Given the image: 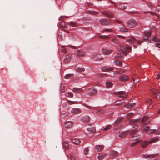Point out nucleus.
<instances>
[{
    "instance_id": "obj_1",
    "label": "nucleus",
    "mask_w": 160,
    "mask_h": 160,
    "mask_svg": "<svg viewBox=\"0 0 160 160\" xmlns=\"http://www.w3.org/2000/svg\"><path fill=\"white\" fill-rule=\"evenodd\" d=\"M159 140V139L158 138H153L149 142H148L146 141H145L143 142L141 144V147L143 148H145L148 145V144L151 143L152 142H156L158 141Z\"/></svg>"
},
{
    "instance_id": "obj_2",
    "label": "nucleus",
    "mask_w": 160,
    "mask_h": 160,
    "mask_svg": "<svg viewBox=\"0 0 160 160\" xmlns=\"http://www.w3.org/2000/svg\"><path fill=\"white\" fill-rule=\"evenodd\" d=\"M126 42L130 43V44L132 45L134 43H138L139 44H141L142 43V41L137 40L133 37H132L130 39H128L126 40Z\"/></svg>"
},
{
    "instance_id": "obj_3",
    "label": "nucleus",
    "mask_w": 160,
    "mask_h": 160,
    "mask_svg": "<svg viewBox=\"0 0 160 160\" xmlns=\"http://www.w3.org/2000/svg\"><path fill=\"white\" fill-rule=\"evenodd\" d=\"M127 25L129 28H134L138 25V23L133 19H131L128 22Z\"/></svg>"
},
{
    "instance_id": "obj_4",
    "label": "nucleus",
    "mask_w": 160,
    "mask_h": 160,
    "mask_svg": "<svg viewBox=\"0 0 160 160\" xmlns=\"http://www.w3.org/2000/svg\"><path fill=\"white\" fill-rule=\"evenodd\" d=\"M151 42H158L156 44V47L160 48V38H158L157 36H155L150 41Z\"/></svg>"
},
{
    "instance_id": "obj_5",
    "label": "nucleus",
    "mask_w": 160,
    "mask_h": 160,
    "mask_svg": "<svg viewBox=\"0 0 160 160\" xmlns=\"http://www.w3.org/2000/svg\"><path fill=\"white\" fill-rule=\"evenodd\" d=\"M101 24L103 25L108 26L110 24V21L107 19H101L99 20Z\"/></svg>"
},
{
    "instance_id": "obj_6",
    "label": "nucleus",
    "mask_w": 160,
    "mask_h": 160,
    "mask_svg": "<svg viewBox=\"0 0 160 160\" xmlns=\"http://www.w3.org/2000/svg\"><path fill=\"white\" fill-rule=\"evenodd\" d=\"M103 14L110 18H113L114 15L111 12L108 11H104L103 12Z\"/></svg>"
},
{
    "instance_id": "obj_7",
    "label": "nucleus",
    "mask_w": 160,
    "mask_h": 160,
    "mask_svg": "<svg viewBox=\"0 0 160 160\" xmlns=\"http://www.w3.org/2000/svg\"><path fill=\"white\" fill-rule=\"evenodd\" d=\"M148 117L145 116L142 118L141 121L142 124L143 125H147L149 123L150 121L148 119Z\"/></svg>"
},
{
    "instance_id": "obj_8",
    "label": "nucleus",
    "mask_w": 160,
    "mask_h": 160,
    "mask_svg": "<svg viewBox=\"0 0 160 160\" xmlns=\"http://www.w3.org/2000/svg\"><path fill=\"white\" fill-rule=\"evenodd\" d=\"M118 96V97L122 99H124L127 98V95L124 94L123 91H120L117 92L116 94Z\"/></svg>"
},
{
    "instance_id": "obj_9",
    "label": "nucleus",
    "mask_w": 160,
    "mask_h": 160,
    "mask_svg": "<svg viewBox=\"0 0 160 160\" xmlns=\"http://www.w3.org/2000/svg\"><path fill=\"white\" fill-rule=\"evenodd\" d=\"M102 53L103 54L105 55H108L112 52V51L111 50L107 49H102L101 51Z\"/></svg>"
},
{
    "instance_id": "obj_10",
    "label": "nucleus",
    "mask_w": 160,
    "mask_h": 160,
    "mask_svg": "<svg viewBox=\"0 0 160 160\" xmlns=\"http://www.w3.org/2000/svg\"><path fill=\"white\" fill-rule=\"evenodd\" d=\"M102 70L103 72H108L114 70V68L109 66H105L102 68Z\"/></svg>"
},
{
    "instance_id": "obj_11",
    "label": "nucleus",
    "mask_w": 160,
    "mask_h": 160,
    "mask_svg": "<svg viewBox=\"0 0 160 160\" xmlns=\"http://www.w3.org/2000/svg\"><path fill=\"white\" fill-rule=\"evenodd\" d=\"M97 90L94 88H90L88 90V93L90 95H93L97 93Z\"/></svg>"
},
{
    "instance_id": "obj_12",
    "label": "nucleus",
    "mask_w": 160,
    "mask_h": 160,
    "mask_svg": "<svg viewBox=\"0 0 160 160\" xmlns=\"http://www.w3.org/2000/svg\"><path fill=\"white\" fill-rule=\"evenodd\" d=\"M110 155L112 157H115L118 156V152L116 151L112 150L110 152Z\"/></svg>"
},
{
    "instance_id": "obj_13",
    "label": "nucleus",
    "mask_w": 160,
    "mask_h": 160,
    "mask_svg": "<svg viewBox=\"0 0 160 160\" xmlns=\"http://www.w3.org/2000/svg\"><path fill=\"white\" fill-rule=\"evenodd\" d=\"M72 56L69 55H66L65 56L64 61L65 63H68L69 62L71 59Z\"/></svg>"
},
{
    "instance_id": "obj_14",
    "label": "nucleus",
    "mask_w": 160,
    "mask_h": 160,
    "mask_svg": "<svg viewBox=\"0 0 160 160\" xmlns=\"http://www.w3.org/2000/svg\"><path fill=\"white\" fill-rule=\"evenodd\" d=\"M95 148L98 152H100L104 148V146L101 145H97L95 146Z\"/></svg>"
},
{
    "instance_id": "obj_15",
    "label": "nucleus",
    "mask_w": 160,
    "mask_h": 160,
    "mask_svg": "<svg viewBox=\"0 0 160 160\" xmlns=\"http://www.w3.org/2000/svg\"><path fill=\"white\" fill-rule=\"evenodd\" d=\"M72 113L73 114H75L80 113V110L78 108L72 109L71 110Z\"/></svg>"
},
{
    "instance_id": "obj_16",
    "label": "nucleus",
    "mask_w": 160,
    "mask_h": 160,
    "mask_svg": "<svg viewBox=\"0 0 160 160\" xmlns=\"http://www.w3.org/2000/svg\"><path fill=\"white\" fill-rule=\"evenodd\" d=\"M83 90L81 88H74L72 91L74 92H80L83 91Z\"/></svg>"
},
{
    "instance_id": "obj_17",
    "label": "nucleus",
    "mask_w": 160,
    "mask_h": 160,
    "mask_svg": "<svg viewBox=\"0 0 160 160\" xmlns=\"http://www.w3.org/2000/svg\"><path fill=\"white\" fill-rule=\"evenodd\" d=\"M139 121L138 119H131L129 122V123L131 125H134L139 122Z\"/></svg>"
},
{
    "instance_id": "obj_18",
    "label": "nucleus",
    "mask_w": 160,
    "mask_h": 160,
    "mask_svg": "<svg viewBox=\"0 0 160 160\" xmlns=\"http://www.w3.org/2000/svg\"><path fill=\"white\" fill-rule=\"evenodd\" d=\"M119 79L120 81H124L128 80L129 78L127 76L123 75L120 77Z\"/></svg>"
},
{
    "instance_id": "obj_19",
    "label": "nucleus",
    "mask_w": 160,
    "mask_h": 160,
    "mask_svg": "<svg viewBox=\"0 0 160 160\" xmlns=\"http://www.w3.org/2000/svg\"><path fill=\"white\" fill-rule=\"evenodd\" d=\"M77 55L79 57H83L85 55L84 52L80 50H77Z\"/></svg>"
},
{
    "instance_id": "obj_20",
    "label": "nucleus",
    "mask_w": 160,
    "mask_h": 160,
    "mask_svg": "<svg viewBox=\"0 0 160 160\" xmlns=\"http://www.w3.org/2000/svg\"><path fill=\"white\" fill-rule=\"evenodd\" d=\"M105 111V110L102 108L98 109L96 110V112L99 114H102Z\"/></svg>"
},
{
    "instance_id": "obj_21",
    "label": "nucleus",
    "mask_w": 160,
    "mask_h": 160,
    "mask_svg": "<svg viewBox=\"0 0 160 160\" xmlns=\"http://www.w3.org/2000/svg\"><path fill=\"white\" fill-rule=\"evenodd\" d=\"M65 127L67 128H69L72 127V123L70 121L67 122L65 124Z\"/></svg>"
},
{
    "instance_id": "obj_22",
    "label": "nucleus",
    "mask_w": 160,
    "mask_h": 160,
    "mask_svg": "<svg viewBox=\"0 0 160 160\" xmlns=\"http://www.w3.org/2000/svg\"><path fill=\"white\" fill-rule=\"evenodd\" d=\"M72 142L76 145H78L80 143V141L77 139H72Z\"/></svg>"
},
{
    "instance_id": "obj_23",
    "label": "nucleus",
    "mask_w": 160,
    "mask_h": 160,
    "mask_svg": "<svg viewBox=\"0 0 160 160\" xmlns=\"http://www.w3.org/2000/svg\"><path fill=\"white\" fill-rule=\"evenodd\" d=\"M106 85L107 88H110L112 87L113 84L111 82L108 81L106 82Z\"/></svg>"
},
{
    "instance_id": "obj_24",
    "label": "nucleus",
    "mask_w": 160,
    "mask_h": 160,
    "mask_svg": "<svg viewBox=\"0 0 160 160\" xmlns=\"http://www.w3.org/2000/svg\"><path fill=\"white\" fill-rule=\"evenodd\" d=\"M63 148L66 149H68L69 148V145L67 141H64L63 142Z\"/></svg>"
},
{
    "instance_id": "obj_25",
    "label": "nucleus",
    "mask_w": 160,
    "mask_h": 160,
    "mask_svg": "<svg viewBox=\"0 0 160 160\" xmlns=\"http://www.w3.org/2000/svg\"><path fill=\"white\" fill-rule=\"evenodd\" d=\"M120 50L122 51V53H123L125 56H127V54L126 52L125 49L123 47L121 46H120Z\"/></svg>"
},
{
    "instance_id": "obj_26",
    "label": "nucleus",
    "mask_w": 160,
    "mask_h": 160,
    "mask_svg": "<svg viewBox=\"0 0 160 160\" xmlns=\"http://www.w3.org/2000/svg\"><path fill=\"white\" fill-rule=\"evenodd\" d=\"M99 37L102 39H108L111 37L110 35H100L99 36Z\"/></svg>"
},
{
    "instance_id": "obj_27",
    "label": "nucleus",
    "mask_w": 160,
    "mask_h": 160,
    "mask_svg": "<svg viewBox=\"0 0 160 160\" xmlns=\"http://www.w3.org/2000/svg\"><path fill=\"white\" fill-rule=\"evenodd\" d=\"M87 130L89 132H94L95 131V129L93 127H90L88 128Z\"/></svg>"
},
{
    "instance_id": "obj_28",
    "label": "nucleus",
    "mask_w": 160,
    "mask_h": 160,
    "mask_svg": "<svg viewBox=\"0 0 160 160\" xmlns=\"http://www.w3.org/2000/svg\"><path fill=\"white\" fill-rule=\"evenodd\" d=\"M127 135V132H121L119 135V137L120 138H123L125 136H126Z\"/></svg>"
},
{
    "instance_id": "obj_29",
    "label": "nucleus",
    "mask_w": 160,
    "mask_h": 160,
    "mask_svg": "<svg viewBox=\"0 0 160 160\" xmlns=\"http://www.w3.org/2000/svg\"><path fill=\"white\" fill-rule=\"evenodd\" d=\"M114 64L116 65L122 66V62L119 61H116L114 62Z\"/></svg>"
},
{
    "instance_id": "obj_30",
    "label": "nucleus",
    "mask_w": 160,
    "mask_h": 160,
    "mask_svg": "<svg viewBox=\"0 0 160 160\" xmlns=\"http://www.w3.org/2000/svg\"><path fill=\"white\" fill-rule=\"evenodd\" d=\"M135 104L134 103H131V104H128L125 106V107H126L128 108H132L134 105Z\"/></svg>"
},
{
    "instance_id": "obj_31",
    "label": "nucleus",
    "mask_w": 160,
    "mask_h": 160,
    "mask_svg": "<svg viewBox=\"0 0 160 160\" xmlns=\"http://www.w3.org/2000/svg\"><path fill=\"white\" fill-rule=\"evenodd\" d=\"M144 34L145 36L146 37H149L151 36V32H148L147 31H145L144 32Z\"/></svg>"
},
{
    "instance_id": "obj_32",
    "label": "nucleus",
    "mask_w": 160,
    "mask_h": 160,
    "mask_svg": "<svg viewBox=\"0 0 160 160\" xmlns=\"http://www.w3.org/2000/svg\"><path fill=\"white\" fill-rule=\"evenodd\" d=\"M153 92H154V91H153ZM154 92V97H155V98L156 99H158V98H160V92H157V93H155Z\"/></svg>"
},
{
    "instance_id": "obj_33",
    "label": "nucleus",
    "mask_w": 160,
    "mask_h": 160,
    "mask_svg": "<svg viewBox=\"0 0 160 160\" xmlns=\"http://www.w3.org/2000/svg\"><path fill=\"white\" fill-rule=\"evenodd\" d=\"M149 129L150 128L149 126L143 128L142 130V132L143 133H145L148 131L149 130Z\"/></svg>"
},
{
    "instance_id": "obj_34",
    "label": "nucleus",
    "mask_w": 160,
    "mask_h": 160,
    "mask_svg": "<svg viewBox=\"0 0 160 160\" xmlns=\"http://www.w3.org/2000/svg\"><path fill=\"white\" fill-rule=\"evenodd\" d=\"M88 13L95 15H98V12L95 11H88Z\"/></svg>"
},
{
    "instance_id": "obj_35",
    "label": "nucleus",
    "mask_w": 160,
    "mask_h": 160,
    "mask_svg": "<svg viewBox=\"0 0 160 160\" xmlns=\"http://www.w3.org/2000/svg\"><path fill=\"white\" fill-rule=\"evenodd\" d=\"M122 118H119L117 119L114 122L115 125H117L122 120Z\"/></svg>"
},
{
    "instance_id": "obj_36",
    "label": "nucleus",
    "mask_w": 160,
    "mask_h": 160,
    "mask_svg": "<svg viewBox=\"0 0 160 160\" xmlns=\"http://www.w3.org/2000/svg\"><path fill=\"white\" fill-rule=\"evenodd\" d=\"M105 156V154H100L98 156V158L99 160H101L104 158Z\"/></svg>"
},
{
    "instance_id": "obj_37",
    "label": "nucleus",
    "mask_w": 160,
    "mask_h": 160,
    "mask_svg": "<svg viewBox=\"0 0 160 160\" xmlns=\"http://www.w3.org/2000/svg\"><path fill=\"white\" fill-rule=\"evenodd\" d=\"M72 74H68L64 76V78L66 79H69L72 76Z\"/></svg>"
},
{
    "instance_id": "obj_38",
    "label": "nucleus",
    "mask_w": 160,
    "mask_h": 160,
    "mask_svg": "<svg viewBox=\"0 0 160 160\" xmlns=\"http://www.w3.org/2000/svg\"><path fill=\"white\" fill-rule=\"evenodd\" d=\"M137 130H138V129L137 128H134V129L132 130L131 131V132L130 133V135L132 136L133 135V134L137 131Z\"/></svg>"
},
{
    "instance_id": "obj_39",
    "label": "nucleus",
    "mask_w": 160,
    "mask_h": 160,
    "mask_svg": "<svg viewBox=\"0 0 160 160\" xmlns=\"http://www.w3.org/2000/svg\"><path fill=\"white\" fill-rule=\"evenodd\" d=\"M69 25L72 26L73 27H76L78 26L77 24L76 23L71 22L69 23Z\"/></svg>"
},
{
    "instance_id": "obj_40",
    "label": "nucleus",
    "mask_w": 160,
    "mask_h": 160,
    "mask_svg": "<svg viewBox=\"0 0 160 160\" xmlns=\"http://www.w3.org/2000/svg\"><path fill=\"white\" fill-rule=\"evenodd\" d=\"M89 149L88 148H84V153L85 155H88L89 151Z\"/></svg>"
},
{
    "instance_id": "obj_41",
    "label": "nucleus",
    "mask_w": 160,
    "mask_h": 160,
    "mask_svg": "<svg viewBox=\"0 0 160 160\" xmlns=\"http://www.w3.org/2000/svg\"><path fill=\"white\" fill-rule=\"evenodd\" d=\"M141 142V140H137L136 142H133V143H132L131 145V146H133L136 145V144H137L138 143L140 142Z\"/></svg>"
},
{
    "instance_id": "obj_42",
    "label": "nucleus",
    "mask_w": 160,
    "mask_h": 160,
    "mask_svg": "<svg viewBox=\"0 0 160 160\" xmlns=\"http://www.w3.org/2000/svg\"><path fill=\"white\" fill-rule=\"evenodd\" d=\"M66 95L68 97L72 98V97H73V95L71 92H67L66 93Z\"/></svg>"
},
{
    "instance_id": "obj_43",
    "label": "nucleus",
    "mask_w": 160,
    "mask_h": 160,
    "mask_svg": "<svg viewBox=\"0 0 160 160\" xmlns=\"http://www.w3.org/2000/svg\"><path fill=\"white\" fill-rule=\"evenodd\" d=\"M119 8L121 9H125L126 7H127V6L124 5H123V4H121V5H119Z\"/></svg>"
},
{
    "instance_id": "obj_44",
    "label": "nucleus",
    "mask_w": 160,
    "mask_h": 160,
    "mask_svg": "<svg viewBox=\"0 0 160 160\" xmlns=\"http://www.w3.org/2000/svg\"><path fill=\"white\" fill-rule=\"evenodd\" d=\"M111 125H108L106 127L103 129V131H106L108 130L111 128Z\"/></svg>"
},
{
    "instance_id": "obj_45",
    "label": "nucleus",
    "mask_w": 160,
    "mask_h": 160,
    "mask_svg": "<svg viewBox=\"0 0 160 160\" xmlns=\"http://www.w3.org/2000/svg\"><path fill=\"white\" fill-rule=\"evenodd\" d=\"M111 40L114 43H118V40H117L116 38L115 37H113L112 38Z\"/></svg>"
},
{
    "instance_id": "obj_46",
    "label": "nucleus",
    "mask_w": 160,
    "mask_h": 160,
    "mask_svg": "<svg viewBox=\"0 0 160 160\" xmlns=\"http://www.w3.org/2000/svg\"><path fill=\"white\" fill-rule=\"evenodd\" d=\"M61 50L63 52H67L66 47L64 46H62L61 47Z\"/></svg>"
},
{
    "instance_id": "obj_47",
    "label": "nucleus",
    "mask_w": 160,
    "mask_h": 160,
    "mask_svg": "<svg viewBox=\"0 0 160 160\" xmlns=\"http://www.w3.org/2000/svg\"><path fill=\"white\" fill-rule=\"evenodd\" d=\"M120 31L121 32H128V30L126 28H125L124 27H121L120 28Z\"/></svg>"
},
{
    "instance_id": "obj_48",
    "label": "nucleus",
    "mask_w": 160,
    "mask_h": 160,
    "mask_svg": "<svg viewBox=\"0 0 160 160\" xmlns=\"http://www.w3.org/2000/svg\"><path fill=\"white\" fill-rule=\"evenodd\" d=\"M134 113L133 112H130L127 115V118L128 119H129L133 115Z\"/></svg>"
},
{
    "instance_id": "obj_49",
    "label": "nucleus",
    "mask_w": 160,
    "mask_h": 160,
    "mask_svg": "<svg viewBox=\"0 0 160 160\" xmlns=\"http://www.w3.org/2000/svg\"><path fill=\"white\" fill-rule=\"evenodd\" d=\"M113 31V29H112V28H110V29H103V30L102 31H103V32H112Z\"/></svg>"
},
{
    "instance_id": "obj_50",
    "label": "nucleus",
    "mask_w": 160,
    "mask_h": 160,
    "mask_svg": "<svg viewBox=\"0 0 160 160\" xmlns=\"http://www.w3.org/2000/svg\"><path fill=\"white\" fill-rule=\"evenodd\" d=\"M143 156L144 158H151L152 157V155H143Z\"/></svg>"
},
{
    "instance_id": "obj_51",
    "label": "nucleus",
    "mask_w": 160,
    "mask_h": 160,
    "mask_svg": "<svg viewBox=\"0 0 160 160\" xmlns=\"http://www.w3.org/2000/svg\"><path fill=\"white\" fill-rule=\"evenodd\" d=\"M61 91L63 92H64L66 90V87L64 86H61Z\"/></svg>"
},
{
    "instance_id": "obj_52",
    "label": "nucleus",
    "mask_w": 160,
    "mask_h": 160,
    "mask_svg": "<svg viewBox=\"0 0 160 160\" xmlns=\"http://www.w3.org/2000/svg\"><path fill=\"white\" fill-rule=\"evenodd\" d=\"M126 50L128 52H129L130 51L131 49L130 47L129 46H126Z\"/></svg>"
},
{
    "instance_id": "obj_53",
    "label": "nucleus",
    "mask_w": 160,
    "mask_h": 160,
    "mask_svg": "<svg viewBox=\"0 0 160 160\" xmlns=\"http://www.w3.org/2000/svg\"><path fill=\"white\" fill-rule=\"evenodd\" d=\"M119 72H120V74H121L124 72L125 70L124 69L121 68L119 70Z\"/></svg>"
},
{
    "instance_id": "obj_54",
    "label": "nucleus",
    "mask_w": 160,
    "mask_h": 160,
    "mask_svg": "<svg viewBox=\"0 0 160 160\" xmlns=\"http://www.w3.org/2000/svg\"><path fill=\"white\" fill-rule=\"evenodd\" d=\"M119 74H120L119 71H115L113 73V75H116Z\"/></svg>"
},
{
    "instance_id": "obj_55",
    "label": "nucleus",
    "mask_w": 160,
    "mask_h": 160,
    "mask_svg": "<svg viewBox=\"0 0 160 160\" xmlns=\"http://www.w3.org/2000/svg\"><path fill=\"white\" fill-rule=\"evenodd\" d=\"M152 102V101L151 99H149L147 101V103L148 104H150Z\"/></svg>"
},
{
    "instance_id": "obj_56",
    "label": "nucleus",
    "mask_w": 160,
    "mask_h": 160,
    "mask_svg": "<svg viewBox=\"0 0 160 160\" xmlns=\"http://www.w3.org/2000/svg\"><path fill=\"white\" fill-rule=\"evenodd\" d=\"M86 118L85 119V121L86 122H88L89 121L90 118L88 116H87L86 117Z\"/></svg>"
},
{
    "instance_id": "obj_57",
    "label": "nucleus",
    "mask_w": 160,
    "mask_h": 160,
    "mask_svg": "<svg viewBox=\"0 0 160 160\" xmlns=\"http://www.w3.org/2000/svg\"><path fill=\"white\" fill-rule=\"evenodd\" d=\"M71 160H75V157L73 156H71L70 158Z\"/></svg>"
},
{
    "instance_id": "obj_58",
    "label": "nucleus",
    "mask_w": 160,
    "mask_h": 160,
    "mask_svg": "<svg viewBox=\"0 0 160 160\" xmlns=\"http://www.w3.org/2000/svg\"><path fill=\"white\" fill-rule=\"evenodd\" d=\"M84 68H79L78 69V70L79 71H80V72H81V71H83L84 70Z\"/></svg>"
},
{
    "instance_id": "obj_59",
    "label": "nucleus",
    "mask_w": 160,
    "mask_h": 160,
    "mask_svg": "<svg viewBox=\"0 0 160 160\" xmlns=\"http://www.w3.org/2000/svg\"><path fill=\"white\" fill-rule=\"evenodd\" d=\"M117 37L119 38H121L122 39H124L125 38L123 36H121V35H117Z\"/></svg>"
},
{
    "instance_id": "obj_60",
    "label": "nucleus",
    "mask_w": 160,
    "mask_h": 160,
    "mask_svg": "<svg viewBox=\"0 0 160 160\" xmlns=\"http://www.w3.org/2000/svg\"><path fill=\"white\" fill-rule=\"evenodd\" d=\"M148 12L150 13V14L152 15H157L155 13H154L153 12Z\"/></svg>"
},
{
    "instance_id": "obj_61",
    "label": "nucleus",
    "mask_w": 160,
    "mask_h": 160,
    "mask_svg": "<svg viewBox=\"0 0 160 160\" xmlns=\"http://www.w3.org/2000/svg\"><path fill=\"white\" fill-rule=\"evenodd\" d=\"M122 103V102H116L115 103V105H118L121 104Z\"/></svg>"
},
{
    "instance_id": "obj_62",
    "label": "nucleus",
    "mask_w": 160,
    "mask_h": 160,
    "mask_svg": "<svg viewBox=\"0 0 160 160\" xmlns=\"http://www.w3.org/2000/svg\"><path fill=\"white\" fill-rule=\"evenodd\" d=\"M143 40L145 41H148V37H145V38H143Z\"/></svg>"
},
{
    "instance_id": "obj_63",
    "label": "nucleus",
    "mask_w": 160,
    "mask_h": 160,
    "mask_svg": "<svg viewBox=\"0 0 160 160\" xmlns=\"http://www.w3.org/2000/svg\"><path fill=\"white\" fill-rule=\"evenodd\" d=\"M120 57H121V55H118L117 56H116L115 57V58H120Z\"/></svg>"
},
{
    "instance_id": "obj_64",
    "label": "nucleus",
    "mask_w": 160,
    "mask_h": 160,
    "mask_svg": "<svg viewBox=\"0 0 160 160\" xmlns=\"http://www.w3.org/2000/svg\"><path fill=\"white\" fill-rule=\"evenodd\" d=\"M156 78L157 79H160V75L158 74V75L157 76Z\"/></svg>"
}]
</instances>
